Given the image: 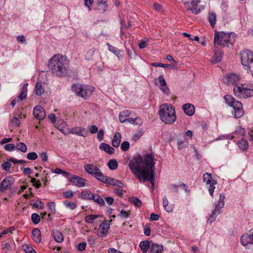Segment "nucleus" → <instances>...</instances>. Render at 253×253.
Returning <instances> with one entry per match:
<instances>
[{
	"instance_id": "23",
	"label": "nucleus",
	"mask_w": 253,
	"mask_h": 253,
	"mask_svg": "<svg viewBox=\"0 0 253 253\" xmlns=\"http://www.w3.org/2000/svg\"><path fill=\"white\" fill-rule=\"evenodd\" d=\"M36 94L38 96H41L44 91V88L43 84L41 82L37 81L35 87Z\"/></svg>"
},
{
	"instance_id": "12",
	"label": "nucleus",
	"mask_w": 253,
	"mask_h": 253,
	"mask_svg": "<svg viewBox=\"0 0 253 253\" xmlns=\"http://www.w3.org/2000/svg\"><path fill=\"white\" fill-rule=\"evenodd\" d=\"M33 115L36 119L41 121L44 119L46 114L44 109L42 106H37L34 109Z\"/></svg>"
},
{
	"instance_id": "39",
	"label": "nucleus",
	"mask_w": 253,
	"mask_h": 253,
	"mask_svg": "<svg viewBox=\"0 0 253 253\" xmlns=\"http://www.w3.org/2000/svg\"><path fill=\"white\" fill-rule=\"evenodd\" d=\"M203 180L204 182L206 183V185H209V184L212 183V178L211 177V174L209 173H206L203 175Z\"/></svg>"
},
{
	"instance_id": "31",
	"label": "nucleus",
	"mask_w": 253,
	"mask_h": 253,
	"mask_svg": "<svg viewBox=\"0 0 253 253\" xmlns=\"http://www.w3.org/2000/svg\"><path fill=\"white\" fill-rule=\"evenodd\" d=\"M208 20L211 26L213 28L215 25L216 21V15L214 12L209 13L208 16Z\"/></svg>"
},
{
	"instance_id": "13",
	"label": "nucleus",
	"mask_w": 253,
	"mask_h": 253,
	"mask_svg": "<svg viewBox=\"0 0 253 253\" xmlns=\"http://www.w3.org/2000/svg\"><path fill=\"white\" fill-rule=\"evenodd\" d=\"M110 228V221L108 220H104L99 226V236L105 237L108 234Z\"/></svg>"
},
{
	"instance_id": "35",
	"label": "nucleus",
	"mask_w": 253,
	"mask_h": 253,
	"mask_svg": "<svg viewBox=\"0 0 253 253\" xmlns=\"http://www.w3.org/2000/svg\"><path fill=\"white\" fill-rule=\"evenodd\" d=\"M28 85V83H26L23 85V86L22 88V90L20 92V94L18 95L19 96V98L22 99V100L26 99L27 97V86Z\"/></svg>"
},
{
	"instance_id": "10",
	"label": "nucleus",
	"mask_w": 253,
	"mask_h": 253,
	"mask_svg": "<svg viewBox=\"0 0 253 253\" xmlns=\"http://www.w3.org/2000/svg\"><path fill=\"white\" fill-rule=\"evenodd\" d=\"M155 84L159 86L160 89L164 93L167 94L170 93V90L167 85L163 75H160L158 79H156Z\"/></svg>"
},
{
	"instance_id": "41",
	"label": "nucleus",
	"mask_w": 253,
	"mask_h": 253,
	"mask_svg": "<svg viewBox=\"0 0 253 253\" xmlns=\"http://www.w3.org/2000/svg\"><path fill=\"white\" fill-rule=\"evenodd\" d=\"M217 184V182L215 180H212V183L209 184L210 185L208 191L209 192V193L211 196H213V192L215 189V185Z\"/></svg>"
},
{
	"instance_id": "3",
	"label": "nucleus",
	"mask_w": 253,
	"mask_h": 253,
	"mask_svg": "<svg viewBox=\"0 0 253 253\" xmlns=\"http://www.w3.org/2000/svg\"><path fill=\"white\" fill-rule=\"evenodd\" d=\"M159 114L161 121L166 124H172L176 119L175 109L170 104H162L160 107Z\"/></svg>"
},
{
	"instance_id": "62",
	"label": "nucleus",
	"mask_w": 253,
	"mask_h": 253,
	"mask_svg": "<svg viewBox=\"0 0 253 253\" xmlns=\"http://www.w3.org/2000/svg\"><path fill=\"white\" fill-rule=\"evenodd\" d=\"M129 215V214L124 210H122L119 214V215H120L121 217H123L125 218H127L128 217Z\"/></svg>"
},
{
	"instance_id": "43",
	"label": "nucleus",
	"mask_w": 253,
	"mask_h": 253,
	"mask_svg": "<svg viewBox=\"0 0 253 253\" xmlns=\"http://www.w3.org/2000/svg\"><path fill=\"white\" fill-rule=\"evenodd\" d=\"M11 163L9 161L7 160V161L1 164V167L2 169L6 171L9 172L11 167Z\"/></svg>"
},
{
	"instance_id": "40",
	"label": "nucleus",
	"mask_w": 253,
	"mask_h": 253,
	"mask_svg": "<svg viewBox=\"0 0 253 253\" xmlns=\"http://www.w3.org/2000/svg\"><path fill=\"white\" fill-rule=\"evenodd\" d=\"M108 166L111 170H115L118 168V163L116 160L111 159L108 162Z\"/></svg>"
},
{
	"instance_id": "17",
	"label": "nucleus",
	"mask_w": 253,
	"mask_h": 253,
	"mask_svg": "<svg viewBox=\"0 0 253 253\" xmlns=\"http://www.w3.org/2000/svg\"><path fill=\"white\" fill-rule=\"evenodd\" d=\"M84 170L89 174L94 177L99 172L100 169L95 166L92 164H86L84 167Z\"/></svg>"
},
{
	"instance_id": "53",
	"label": "nucleus",
	"mask_w": 253,
	"mask_h": 253,
	"mask_svg": "<svg viewBox=\"0 0 253 253\" xmlns=\"http://www.w3.org/2000/svg\"><path fill=\"white\" fill-rule=\"evenodd\" d=\"M87 241L90 246H94L96 243V240L93 236H89L87 238Z\"/></svg>"
},
{
	"instance_id": "34",
	"label": "nucleus",
	"mask_w": 253,
	"mask_h": 253,
	"mask_svg": "<svg viewBox=\"0 0 253 253\" xmlns=\"http://www.w3.org/2000/svg\"><path fill=\"white\" fill-rule=\"evenodd\" d=\"M93 194L91 192H88L87 191L82 192L79 198L84 200H92V197L93 196Z\"/></svg>"
},
{
	"instance_id": "1",
	"label": "nucleus",
	"mask_w": 253,
	"mask_h": 253,
	"mask_svg": "<svg viewBox=\"0 0 253 253\" xmlns=\"http://www.w3.org/2000/svg\"><path fill=\"white\" fill-rule=\"evenodd\" d=\"M157 160V157L153 153L143 156L138 154L133 157L128 165L131 172L140 182H150L152 190L155 185V164Z\"/></svg>"
},
{
	"instance_id": "27",
	"label": "nucleus",
	"mask_w": 253,
	"mask_h": 253,
	"mask_svg": "<svg viewBox=\"0 0 253 253\" xmlns=\"http://www.w3.org/2000/svg\"><path fill=\"white\" fill-rule=\"evenodd\" d=\"M54 239L56 242L60 243L63 241V236L62 233L58 230L53 231L52 232Z\"/></svg>"
},
{
	"instance_id": "44",
	"label": "nucleus",
	"mask_w": 253,
	"mask_h": 253,
	"mask_svg": "<svg viewBox=\"0 0 253 253\" xmlns=\"http://www.w3.org/2000/svg\"><path fill=\"white\" fill-rule=\"evenodd\" d=\"M41 220L40 216L36 213H34L31 215V220L34 224H38Z\"/></svg>"
},
{
	"instance_id": "30",
	"label": "nucleus",
	"mask_w": 253,
	"mask_h": 253,
	"mask_svg": "<svg viewBox=\"0 0 253 253\" xmlns=\"http://www.w3.org/2000/svg\"><path fill=\"white\" fill-rule=\"evenodd\" d=\"M224 99L225 103L231 107H232L233 105H234V103L237 101L232 96L229 94L225 95L224 96Z\"/></svg>"
},
{
	"instance_id": "20",
	"label": "nucleus",
	"mask_w": 253,
	"mask_h": 253,
	"mask_svg": "<svg viewBox=\"0 0 253 253\" xmlns=\"http://www.w3.org/2000/svg\"><path fill=\"white\" fill-rule=\"evenodd\" d=\"M32 235L34 241L37 243H40L42 241L41 232L38 228L33 229L32 232Z\"/></svg>"
},
{
	"instance_id": "60",
	"label": "nucleus",
	"mask_w": 253,
	"mask_h": 253,
	"mask_svg": "<svg viewBox=\"0 0 253 253\" xmlns=\"http://www.w3.org/2000/svg\"><path fill=\"white\" fill-rule=\"evenodd\" d=\"M160 218L159 215L157 214H155L154 213H152L150 216V220H154L158 221Z\"/></svg>"
},
{
	"instance_id": "54",
	"label": "nucleus",
	"mask_w": 253,
	"mask_h": 253,
	"mask_svg": "<svg viewBox=\"0 0 253 253\" xmlns=\"http://www.w3.org/2000/svg\"><path fill=\"white\" fill-rule=\"evenodd\" d=\"M237 133L241 135V136H245L246 134V131L244 128L241 126L238 127L236 129Z\"/></svg>"
},
{
	"instance_id": "38",
	"label": "nucleus",
	"mask_w": 253,
	"mask_h": 253,
	"mask_svg": "<svg viewBox=\"0 0 253 253\" xmlns=\"http://www.w3.org/2000/svg\"><path fill=\"white\" fill-rule=\"evenodd\" d=\"M97 179L105 183L107 177V176L104 175L102 172L100 171V170L98 172V173L94 176Z\"/></svg>"
},
{
	"instance_id": "49",
	"label": "nucleus",
	"mask_w": 253,
	"mask_h": 253,
	"mask_svg": "<svg viewBox=\"0 0 253 253\" xmlns=\"http://www.w3.org/2000/svg\"><path fill=\"white\" fill-rule=\"evenodd\" d=\"M129 148V143L127 141H124L121 145V150L123 151H127Z\"/></svg>"
},
{
	"instance_id": "26",
	"label": "nucleus",
	"mask_w": 253,
	"mask_h": 253,
	"mask_svg": "<svg viewBox=\"0 0 253 253\" xmlns=\"http://www.w3.org/2000/svg\"><path fill=\"white\" fill-rule=\"evenodd\" d=\"M151 249L153 253H162L164 248L162 245L152 243Z\"/></svg>"
},
{
	"instance_id": "21",
	"label": "nucleus",
	"mask_w": 253,
	"mask_h": 253,
	"mask_svg": "<svg viewBox=\"0 0 253 253\" xmlns=\"http://www.w3.org/2000/svg\"><path fill=\"white\" fill-rule=\"evenodd\" d=\"M105 183L116 186L119 188H122L124 186V184L120 180L108 176Z\"/></svg>"
},
{
	"instance_id": "55",
	"label": "nucleus",
	"mask_w": 253,
	"mask_h": 253,
	"mask_svg": "<svg viewBox=\"0 0 253 253\" xmlns=\"http://www.w3.org/2000/svg\"><path fill=\"white\" fill-rule=\"evenodd\" d=\"M63 195L66 198H70L74 196L73 192L71 190H67L63 193Z\"/></svg>"
},
{
	"instance_id": "5",
	"label": "nucleus",
	"mask_w": 253,
	"mask_h": 253,
	"mask_svg": "<svg viewBox=\"0 0 253 253\" xmlns=\"http://www.w3.org/2000/svg\"><path fill=\"white\" fill-rule=\"evenodd\" d=\"M73 91L78 95L86 99L91 95L94 91V88L88 85H82L79 84H74L72 86Z\"/></svg>"
},
{
	"instance_id": "63",
	"label": "nucleus",
	"mask_w": 253,
	"mask_h": 253,
	"mask_svg": "<svg viewBox=\"0 0 253 253\" xmlns=\"http://www.w3.org/2000/svg\"><path fill=\"white\" fill-rule=\"evenodd\" d=\"M12 124L15 126H19L20 125V121L17 117H14L12 120Z\"/></svg>"
},
{
	"instance_id": "15",
	"label": "nucleus",
	"mask_w": 253,
	"mask_h": 253,
	"mask_svg": "<svg viewBox=\"0 0 253 253\" xmlns=\"http://www.w3.org/2000/svg\"><path fill=\"white\" fill-rule=\"evenodd\" d=\"M69 181L78 187H83L85 186V180L78 175H73L69 178Z\"/></svg>"
},
{
	"instance_id": "45",
	"label": "nucleus",
	"mask_w": 253,
	"mask_h": 253,
	"mask_svg": "<svg viewBox=\"0 0 253 253\" xmlns=\"http://www.w3.org/2000/svg\"><path fill=\"white\" fill-rule=\"evenodd\" d=\"M63 203L66 208L71 210H74L77 207V205L75 203L70 202L68 201H64Z\"/></svg>"
},
{
	"instance_id": "37",
	"label": "nucleus",
	"mask_w": 253,
	"mask_h": 253,
	"mask_svg": "<svg viewBox=\"0 0 253 253\" xmlns=\"http://www.w3.org/2000/svg\"><path fill=\"white\" fill-rule=\"evenodd\" d=\"M15 148L23 153H25L27 151V147L23 142L17 143L15 145Z\"/></svg>"
},
{
	"instance_id": "28",
	"label": "nucleus",
	"mask_w": 253,
	"mask_h": 253,
	"mask_svg": "<svg viewBox=\"0 0 253 253\" xmlns=\"http://www.w3.org/2000/svg\"><path fill=\"white\" fill-rule=\"evenodd\" d=\"M238 146L243 151H246L249 147V143L247 139L242 138L238 142Z\"/></svg>"
},
{
	"instance_id": "16",
	"label": "nucleus",
	"mask_w": 253,
	"mask_h": 253,
	"mask_svg": "<svg viewBox=\"0 0 253 253\" xmlns=\"http://www.w3.org/2000/svg\"><path fill=\"white\" fill-rule=\"evenodd\" d=\"M14 182V179L11 176H7L4 178L0 185V191L3 192L6 190L9 186L12 185Z\"/></svg>"
},
{
	"instance_id": "47",
	"label": "nucleus",
	"mask_w": 253,
	"mask_h": 253,
	"mask_svg": "<svg viewBox=\"0 0 253 253\" xmlns=\"http://www.w3.org/2000/svg\"><path fill=\"white\" fill-rule=\"evenodd\" d=\"M94 50L89 49L86 53L85 58L87 60H91L92 59L94 55Z\"/></svg>"
},
{
	"instance_id": "59",
	"label": "nucleus",
	"mask_w": 253,
	"mask_h": 253,
	"mask_svg": "<svg viewBox=\"0 0 253 253\" xmlns=\"http://www.w3.org/2000/svg\"><path fill=\"white\" fill-rule=\"evenodd\" d=\"M40 157L41 158L43 162H47L48 159V156L45 152H42L40 154Z\"/></svg>"
},
{
	"instance_id": "42",
	"label": "nucleus",
	"mask_w": 253,
	"mask_h": 253,
	"mask_svg": "<svg viewBox=\"0 0 253 253\" xmlns=\"http://www.w3.org/2000/svg\"><path fill=\"white\" fill-rule=\"evenodd\" d=\"M129 202L137 207H140L142 205L141 201L136 197H132L130 198Z\"/></svg>"
},
{
	"instance_id": "14",
	"label": "nucleus",
	"mask_w": 253,
	"mask_h": 253,
	"mask_svg": "<svg viewBox=\"0 0 253 253\" xmlns=\"http://www.w3.org/2000/svg\"><path fill=\"white\" fill-rule=\"evenodd\" d=\"M225 195L223 193L219 194V199L218 204L215 206V209L212 211V214L215 216L220 212V209L223 208L224 206V200L225 199Z\"/></svg>"
},
{
	"instance_id": "4",
	"label": "nucleus",
	"mask_w": 253,
	"mask_h": 253,
	"mask_svg": "<svg viewBox=\"0 0 253 253\" xmlns=\"http://www.w3.org/2000/svg\"><path fill=\"white\" fill-rule=\"evenodd\" d=\"M235 35L232 33H225L223 32H215L214 36V46L216 48L219 47H229L234 42Z\"/></svg>"
},
{
	"instance_id": "48",
	"label": "nucleus",
	"mask_w": 253,
	"mask_h": 253,
	"mask_svg": "<svg viewBox=\"0 0 253 253\" xmlns=\"http://www.w3.org/2000/svg\"><path fill=\"white\" fill-rule=\"evenodd\" d=\"M27 158L30 160H35L38 158V155L35 152H30L27 154Z\"/></svg>"
},
{
	"instance_id": "33",
	"label": "nucleus",
	"mask_w": 253,
	"mask_h": 253,
	"mask_svg": "<svg viewBox=\"0 0 253 253\" xmlns=\"http://www.w3.org/2000/svg\"><path fill=\"white\" fill-rule=\"evenodd\" d=\"M99 216V215L89 214L84 217V221L89 224H94V220Z\"/></svg>"
},
{
	"instance_id": "46",
	"label": "nucleus",
	"mask_w": 253,
	"mask_h": 253,
	"mask_svg": "<svg viewBox=\"0 0 253 253\" xmlns=\"http://www.w3.org/2000/svg\"><path fill=\"white\" fill-rule=\"evenodd\" d=\"M107 46L108 47V50L113 52L114 54H115L116 55H118L120 53V50L118 49L117 48L111 45L109 43H107Z\"/></svg>"
},
{
	"instance_id": "9",
	"label": "nucleus",
	"mask_w": 253,
	"mask_h": 253,
	"mask_svg": "<svg viewBox=\"0 0 253 253\" xmlns=\"http://www.w3.org/2000/svg\"><path fill=\"white\" fill-rule=\"evenodd\" d=\"M240 77L236 74H228L223 79V83L228 85H236V84L239 81Z\"/></svg>"
},
{
	"instance_id": "56",
	"label": "nucleus",
	"mask_w": 253,
	"mask_h": 253,
	"mask_svg": "<svg viewBox=\"0 0 253 253\" xmlns=\"http://www.w3.org/2000/svg\"><path fill=\"white\" fill-rule=\"evenodd\" d=\"M86 246V244L85 242H82L80 243L78 246V250L80 251H84Z\"/></svg>"
},
{
	"instance_id": "2",
	"label": "nucleus",
	"mask_w": 253,
	"mask_h": 253,
	"mask_svg": "<svg viewBox=\"0 0 253 253\" xmlns=\"http://www.w3.org/2000/svg\"><path fill=\"white\" fill-rule=\"evenodd\" d=\"M69 60L61 54L54 55L49 61L48 66L51 73L57 77H64L67 74Z\"/></svg>"
},
{
	"instance_id": "25",
	"label": "nucleus",
	"mask_w": 253,
	"mask_h": 253,
	"mask_svg": "<svg viewBox=\"0 0 253 253\" xmlns=\"http://www.w3.org/2000/svg\"><path fill=\"white\" fill-rule=\"evenodd\" d=\"M151 246V242L148 240L142 241L139 244V247L143 253H146Z\"/></svg>"
},
{
	"instance_id": "6",
	"label": "nucleus",
	"mask_w": 253,
	"mask_h": 253,
	"mask_svg": "<svg viewBox=\"0 0 253 253\" xmlns=\"http://www.w3.org/2000/svg\"><path fill=\"white\" fill-rule=\"evenodd\" d=\"M241 63L248 72H253V53L250 50L240 53Z\"/></svg>"
},
{
	"instance_id": "7",
	"label": "nucleus",
	"mask_w": 253,
	"mask_h": 253,
	"mask_svg": "<svg viewBox=\"0 0 253 253\" xmlns=\"http://www.w3.org/2000/svg\"><path fill=\"white\" fill-rule=\"evenodd\" d=\"M233 91L234 95L240 98H246L253 96V89L248 88L246 84L235 85Z\"/></svg>"
},
{
	"instance_id": "8",
	"label": "nucleus",
	"mask_w": 253,
	"mask_h": 253,
	"mask_svg": "<svg viewBox=\"0 0 253 253\" xmlns=\"http://www.w3.org/2000/svg\"><path fill=\"white\" fill-rule=\"evenodd\" d=\"M200 2L199 0H185L183 4L188 10L191 11L195 14H198L201 11L200 8L198 7Z\"/></svg>"
},
{
	"instance_id": "24",
	"label": "nucleus",
	"mask_w": 253,
	"mask_h": 253,
	"mask_svg": "<svg viewBox=\"0 0 253 253\" xmlns=\"http://www.w3.org/2000/svg\"><path fill=\"white\" fill-rule=\"evenodd\" d=\"M99 148L109 154H113L114 153V149L109 145L105 143H101L99 146Z\"/></svg>"
},
{
	"instance_id": "11",
	"label": "nucleus",
	"mask_w": 253,
	"mask_h": 253,
	"mask_svg": "<svg viewBox=\"0 0 253 253\" xmlns=\"http://www.w3.org/2000/svg\"><path fill=\"white\" fill-rule=\"evenodd\" d=\"M234 109V116L236 118H240L244 114V111L243 109V105L241 102L237 101L234 103L232 107Z\"/></svg>"
},
{
	"instance_id": "36",
	"label": "nucleus",
	"mask_w": 253,
	"mask_h": 253,
	"mask_svg": "<svg viewBox=\"0 0 253 253\" xmlns=\"http://www.w3.org/2000/svg\"><path fill=\"white\" fill-rule=\"evenodd\" d=\"M91 198L92 200L100 206H103L105 204L104 200L98 195L93 194Z\"/></svg>"
},
{
	"instance_id": "58",
	"label": "nucleus",
	"mask_w": 253,
	"mask_h": 253,
	"mask_svg": "<svg viewBox=\"0 0 253 253\" xmlns=\"http://www.w3.org/2000/svg\"><path fill=\"white\" fill-rule=\"evenodd\" d=\"M98 127L95 125H92L89 127V130L91 134H94L98 132Z\"/></svg>"
},
{
	"instance_id": "32",
	"label": "nucleus",
	"mask_w": 253,
	"mask_h": 253,
	"mask_svg": "<svg viewBox=\"0 0 253 253\" xmlns=\"http://www.w3.org/2000/svg\"><path fill=\"white\" fill-rule=\"evenodd\" d=\"M163 206L165 208V210L168 212H171L173 210V207L172 205L169 204V201L167 199L166 197H163Z\"/></svg>"
},
{
	"instance_id": "52",
	"label": "nucleus",
	"mask_w": 253,
	"mask_h": 253,
	"mask_svg": "<svg viewBox=\"0 0 253 253\" xmlns=\"http://www.w3.org/2000/svg\"><path fill=\"white\" fill-rule=\"evenodd\" d=\"M48 207L51 212L55 213L56 211L55 204L53 202H48L47 204Z\"/></svg>"
},
{
	"instance_id": "22",
	"label": "nucleus",
	"mask_w": 253,
	"mask_h": 253,
	"mask_svg": "<svg viewBox=\"0 0 253 253\" xmlns=\"http://www.w3.org/2000/svg\"><path fill=\"white\" fill-rule=\"evenodd\" d=\"M223 52L219 50H215L214 54L212 57L211 62L217 63L220 62L222 58Z\"/></svg>"
},
{
	"instance_id": "18",
	"label": "nucleus",
	"mask_w": 253,
	"mask_h": 253,
	"mask_svg": "<svg viewBox=\"0 0 253 253\" xmlns=\"http://www.w3.org/2000/svg\"><path fill=\"white\" fill-rule=\"evenodd\" d=\"M240 241L242 245L244 246H246L248 244H253L251 231L249 234H243L241 237Z\"/></svg>"
},
{
	"instance_id": "19",
	"label": "nucleus",
	"mask_w": 253,
	"mask_h": 253,
	"mask_svg": "<svg viewBox=\"0 0 253 253\" xmlns=\"http://www.w3.org/2000/svg\"><path fill=\"white\" fill-rule=\"evenodd\" d=\"M184 113L188 116H192L195 112L194 106L189 103H187L182 106V107Z\"/></svg>"
},
{
	"instance_id": "64",
	"label": "nucleus",
	"mask_w": 253,
	"mask_h": 253,
	"mask_svg": "<svg viewBox=\"0 0 253 253\" xmlns=\"http://www.w3.org/2000/svg\"><path fill=\"white\" fill-rule=\"evenodd\" d=\"M114 193L118 196L121 197L123 195V190L120 188H116L114 189Z\"/></svg>"
},
{
	"instance_id": "57",
	"label": "nucleus",
	"mask_w": 253,
	"mask_h": 253,
	"mask_svg": "<svg viewBox=\"0 0 253 253\" xmlns=\"http://www.w3.org/2000/svg\"><path fill=\"white\" fill-rule=\"evenodd\" d=\"M104 133V131L103 129H100L98 131L97 136L98 139L99 141L102 140L103 139Z\"/></svg>"
},
{
	"instance_id": "51",
	"label": "nucleus",
	"mask_w": 253,
	"mask_h": 253,
	"mask_svg": "<svg viewBox=\"0 0 253 253\" xmlns=\"http://www.w3.org/2000/svg\"><path fill=\"white\" fill-rule=\"evenodd\" d=\"M31 205L39 209H42L44 208V203L42 201L32 203Z\"/></svg>"
},
{
	"instance_id": "50",
	"label": "nucleus",
	"mask_w": 253,
	"mask_h": 253,
	"mask_svg": "<svg viewBox=\"0 0 253 253\" xmlns=\"http://www.w3.org/2000/svg\"><path fill=\"white\" fill-rule=\"evenodd\" d=\"M4 148L5 150L8 151H12L15 148V145L12 143H9L5 145L4 146Z\"/></svg>"
},
{
	"instance_id": "29",
	"label": "nucleus",
	"mask_w": 253,
	"mask_h": 253,
	"mask_svg": "<svg viewBox=\"0 0 253 253\" xmlns=\"http://www.w3.org/2000/svg\"><path fill=\"white\" fill-rule=\"evenodd\" d=\"M121 134L119 132H116L113 137L112 140V145L115 147H118L121 142Z\"/></svg>"
},
{
	"instance_id": "61",
	"label": "nucleus",
	"mask_w": 253,
	"mask_h": 253,
	"mask_svg": "<svg viewBox=\"0 0 253 253\" xmlns=\"http://www.w3.org/2000/svg\"><path fill=\"white\" fill-rule=\"evenodd\" d=\"M154 8L159 12L163 11L162 6L161 4L158 3H154L153 4Z\"/></svg>"
}]
</instances>
